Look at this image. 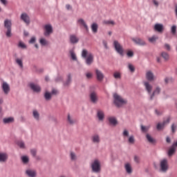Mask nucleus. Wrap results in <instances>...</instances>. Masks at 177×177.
<instances>
[{
  "instance_id": "nucleus-1",
  "label": "nucleus",
  "mask_w": 177,
  "mask_h": 177,
  "mask_svg": "<svg viewBox=\"0 0 177 177\" xmlns=\"http://www.w3.org/2000/svg\"><path fill=\"white\" fill-rule=\"evenodd\" d=\"M82 57L86 59V64L91 66L93 63V55L91 53H88V50L84 49L82 52Z\"/></svg>"
},
{
  "instance_id": "nucleus-2",
  "label": "nucleus",
  "mask_w": 177,
  "mask_h": 177,
  "mask_svg": "<svg viewBox=\"0 0 177 177\" xmlns=\"http://www.w3.org/2000/svg\"><path fill=\"white\" fill-rule=\"evenodd\" d=\"M113 99L116 107H121L124 106V104H127V103H128L127 100H124V98H122L117 93L113 94Z\"/></svg>"
},
{
  "instance_id": "nucleus-3",
  "label": "nucleus",
  "mask_w": 177,
  "mask_h": 177,
  "mask_svg": "<svg viewBox=\"0 0 177 177\" xmlns=\"http://www.w3.org/2000/svg\"><path fill=\"white\" fill-rule=\"evenodd\" d=\"M4 27L7 30L6 32V37L10 38L12 37V21L9 19H6L4 21Z\"/></svg>"
},
{
  "instance_id": "nucleus-4",
  "label": "nucleus",
  "mask_w": 177,
  "mask_h": 177,
  "mask_svg": "<svg viewBox=\"0 0 177 177\" xmlns=\"http://www.w3.org/2000/svg\"><path fill=\"white\" fill-rule=\"evenodd\" d=\"M91 168L93 172H95V174H99V172H100V171L102 170L100 162L98 160H95L91 164Z\"/></svg>"
},
{
  "instance_id": "nucleus-5",
  "label": "nucleus",
  "mask_w": 177,
  "mask_h": 177,
  "mask_svg": "<svg viewBox=\"0 0 177 177\" xmlns=\"http://www.w3.org/2000/svg\"><path fill=\"white\" fill-rule=\"evenodd\" d=\"M113 46L116 52H118L119 55H120L121 56L124 55V48L122 47V46H121V44H120V42H118V41L115 40L113 41Z\"/></svg>"
},
{
  "instance_id": "nucleus-6",
  "label": "nucleus",
  "mask_w": 177,
  "mask_h": 177,
  "mask_svg": "<svg viewBox=\"0 0 177 177\" xmlns=\"http://www.w3.org/2000/svg\"><path fill=\"white\" fill-rule=\"evenodd\" d=\"M160 171L162 172H167L168 171V160L162 159L160 160Z\"/></svg>"
},
{
  "instance_id": "nucleus-7",
  "label": "nucleus",
  "mask_w": 177,
  "mask_h": 177,
  "mask_svg": "<svg viewBox=\"0 0 177 177\" xmlns=\"http://www.w3.org/2000/svg\"><path fill=\"white\" fill-rule=\"evenodd\" d=\"M45 32L44 35L45 37H49L52 32H53V28H52V25L47 24L44 26Z\"/></svg>"
},
{
  "instance_id": "nucleus-8",
  "label": "nucleus",
  "mask_w": 177,
  "mask_h": 177,
  "mask_svg": "<svg viewBox=\"0 0 177 177\" xmlns=\"http://www.w3.org/2000/svg\"><path fill=\"white\" fill-rule=\"evenodd\" d=\"M169 121H171V118H167V119L166 120H164L162 123H158L156 127L158 131H161V129H164V127H165L167 124H169Z\"/></svg>"
},
{
  "instance_id": "nucleus-9",
  "label": "nucleus",
  "mask_w": 177,
  "mask_h": 177,
  "mask_svg": "<svg viewBox=\"0 0 177 177\" xmlns=\"http://www.w3.org/2000/svg\"><path fill=\"white\" fill-rule=\"evenodd\" d=\"M131 39L133 42H135L136 45H139L140 46H145L146 45V41L139 37L132 38Z\"/></svg>"
},
{
  "instance_id": "nucleus-10",
  "label": "nucleus",
  "mask_w": 177,
  "mask_h": 177,
  "mask_svg": "<svg viewBox=\"0 0 177 177\" xmlns=\"http://www.w3.org/2000/svg\"><path fill=\"white\" fill-rule=\"evenodd\" d=\"M21 20L24 21L26 26L30 24V17H28V15H27L26 12H24L21 15Z\"/></svg>"
},
{
  "instance_id": "nucleus-11",
  "label": "nucleus",
  "mask_w": 177,
  "mask_h": 177,
  "mask_svg": "<svg viewBox=\"0 0 177 177\" xmlns=\"http://www.w3.org/2000/svg\"><path fill=\"white\" fill-rule=\"evenodd\" d=\"M29 86L30 88V89H32V91H33V92H41V86H39V85L34 84V83H30L29 84Z\"/></svg>"
},
{
  "instance_id": "nucleus-12",
  "label": "nucleus",
  "mask_w": 177,
  "mask_h": 177,
  "mask_svg": "<svg viewBox=\"0 0 177 177\" xmlns=\"http://www.w3.org/2000/svg\"><path fill=\"white\" fill-rule=\"evenodd\" d=\"M153 30H155V31H157V32L162 33V32L164 31V25H162V24H156L153 27Z\"/></svg>"
},
{
  "instance_id": "nucleus-13",
  "label": "nucleus",
  "mask_w": 177,
  "mask_h": 177,
  "mask_svg": "<svg viewBox=\"0 0 177 177\" xmlns=\"http://www.w3.org/2000/svg\"><path fill=\"white\" fill-rule=\"evenodd\" d=\"M90 100L92 103H97V93L95 91H93L90 93Z\"/></svg>"
},
{
  "instance_id": "nucleus-14",
  "label": "nucleus",
  "mask_w": 177,
  "mask_h": 177,
  "mask_svg": "<svg viewBox=\"0 0 177 177\" xmlns=\"http://www.w3.org/2000/svg\"><path fill=\"white\" fill-rule=\"evenodd\" d=\"M95 75L97 77V81H103V79L104 78V75H103V73H102V71L98 69H95Z\"/></svg>"
},
{
  "instance_id": "nucleus-15",
  "label": "nucleus",
  "mask_w": 177,
  "mask_h": 177,
  "mask_svg": "<svg viewBox=\"0 0 177 177\" xmlns=\"http://www.w3.org/2000/svg\"><path fill=\"white\" fill-rule=\"evenodd\" d=\"M2 89L6 95H8L9 92H10V86H9V84L6 82H3L2 84Z\"/></svg>"
},
{
  "instance_id": "nucleus-16",
  "label": "nucleus",
  "mask_w": 177,
  "mask_h": 177,
  "mask_svg": "<svg viewBox=\"0 0 177 177\" xmlns=\"http://www.w3.org/2000/svg\"><path fill=\"white\" fill-rule=\"evenodd\" d=\"M144 85L145 86L146 91L148 92L149 94L151 93V91H153V86L149 83V82H145Z\"/></svg>"
},
{
  "instance_id": "nucleus-17",
  "label": "nucleus",
  "mask_w": 177,
  "mask_h": 177,
  "mask_svg": "<svg viewBox=\"0 0 177 177\" xmlns=\"http://www.w3.org/2000/svg\"><path fill=\"white\" fill-rule=\"evenodd\" d=\"M146 78L148 81H154V75L152 71H147L146 73Z\"/></svg>"
},
{
  "instance_id": "nucleus-18",
  "label": "nucleus",
  "mask_w": 177,
  "mask_h": 177,
  "mask_svg": "<svg viewBox=\"0 0 177 177\" xmlns=\"http://www.w3.org/2000/svg\"><path fill=\"white\" fill-rule=\"evenodd\" d=\"M91 140L93 143H100V136L99 134H95L91 137Z\"/></svg>"
},
{
  "instance_id": "nucleus-19",
  "label": "nucleus",
  "mask_w": 177,
  "mask_h": 177,
  "mask_svg": "<svg viewBox=\"0 0 177 177\" xmlns=\"http://www.w3.org/2000/svg\"><path fill=\"white\" fill-rule=\"evenodd\" d=\"M160 92H161V88L159 86L156 87L153 93L150 95V100H153L154 96L159 95Z\"/></svg>"
},
{
  "instance_id": "nucleus-20",
  "label": "nucleus",
  "mask_w": 177,
  "mask_h": 177,
  "mask_svg": "<svg viewBox=\"0 0 177 177\" xmlns=\"http://www.w3.org/2000/svg\"><path fill=\"white\" fill-rule=\"evenodd\" d=\"M77 23L78 24H80V26H83V27H84L85 30L86 31L89 30V28H88V25H86V23L85 22V21L82 19H80L77 20Z\"/></svg>"
},
{
  "instance_id": "nucleus-21",
  "label": "nucleus",
  "mask_w": 177,
  "mask_h": 177,
  "mask_svg": "<svg viewBox=\"0 0 177 177\" xmlns=\"http://www.w3.org/2000/svg\"><path fill=\"white\" fill-rule=\"evenodd\" d=\"M26 175H28V176H30V177L37 176V171H35V170L28 169L26 171Z\"/></svg>"
},
{
  "instance_id": "nucleus-22",
  "label": "nucleus",
  "mask_w": 177,
  "mask_h": 177,
  "mask_svg": "<svg viewBox=\"0 0 177 177\" xmlns=\"http://www.w3.org/2000/svg\"><path fill=\"white\" fill-rule=\"evenodd\" d=\"M124 169L127 174H132V166L130 163H126L124 165Z\"/></svg>"
},
{
  "instance_id": "nucleus-23",
  "label": "nucleus",
  "mask_w": 177,
  "mask_h": 177,
  "mask_svg": "<svg viewBox=\"0 0 177 177\" xmlns=\"http://www.w3.org/2000/svg\"><path fill=\"white\" fill-rule=\"evenodd\" d=\"M8 160V154L5 153H0V162H5Z\"/></svg>"
},
{
  "instance_id": "nucleus-24",
  "label": "nucleus",
  "mask_w": 177,
  "mask_h": 177,
  "mask_svg": "<svg viewBox=\"0 0 177 177\" xmlns=\"http://www.w3.org/2000/svg\"><path fill=\"white\" fill-rule=\"evenodd\" d=\"M70 41L71 44H77L80 39L77 37V36L74 35H71L70 36Z\"/></svg>"
},
{
  "instance_id": "nucleus-25",
  "label": "nucleus",
  "mask_w": 177,
  "mask_h": 177,
  "mask_svg": "<svg viewBox=\"0 0 177 177\" xmlns=\"http://www.w3.org/2000/svg\"><path fill=\"white\" fill-rule=\"evenodd\" d=\"M140 128L142 133H147V132H149V129H150V126H143V124H141Z\"/></svg>"
},
{
  "instance_id": "nucleus-26",
  "label": "nucleus",
  "mask_w": 177,
  "mask_h": 177,
  "mask_svg": "<svg viewBox=\"0 0 177 177\" xmlns=\"http://www.w3.org/2000/svg\"><path fill=\"white\" fill-rule=\"evenodd\" d=\"M97 115L100 121H103V119L104 118V113L102 111H98Z\"/></svg>"
},
{
  "instance_id": "nucleus-27",
  "label": "nucleus",
  "mask_w": 177,
  "mask_h": 177,
  "mask_svg": "<svg viewBox=\"0 0 177 177\" xmlns=\"http://www.w3.org/2000/svg\"><path fill=\"white\" fill-rule=\"evenodd\" d=\"M176 150V148L172 145L171 147L169 149L168 156L169 157H171V156H173L175 153Z\"/></svg>"
},
{
  "instance_id": "nucleus-28",
  "label": "nucleus",
  "mask_w": 177,
  "mask_h": 177,
  "mask_svg": "<svg viewBox=\"0 0 177 177\" xmlns=\"http://www.w3.org/2000/svg\"><path fill=\"white\" fill-rule=\"evenodd\" d=\"M17 145L20 147V149H26V144L21 140L17 141Z\"/></svg>"
},
{
  "instance_id": "nucleus-29",
  "label": "nucleus",
  "mask_w": 177,
  "mask_h": 177,
  "mask_svg": "<svg viewBox=\"0 0 177 177\" xmlns=\"http://www.w3.org/2000/svg\"><path fill=\"white\" fill-rule=\"evenodd\" d=\"M146 138L149 143H156V140H154L150 134H147Z\"/></svg>"
},
{
  "instance_id": "nucleus-30",
  "label": "nucleus",
  "mask_w": 177,
  "mask_h": 177,
  "mask_svg": "<svg viewBox=\"0 0 177 177\" xmlns=\"http://www.w3.org/2000/svg\"><path fill=\"white\" fill-rule=\"evenodd\" d=\"M13 121H15L13 118H8L3 119L4 124H10V122H13Z\"/></svg>"
},
{
  "instance_id": "nucleus-31",
  "label": "nucleus",
  "mask_w": 177,
  "mask_h": 177,
  "mask_svg": "<svg viewBox=\"0 0 177 177\" xmlns=\"http://www.w3.org/2000/svg\"><path fill=\"white\" fill-rule=\"evenodd\" d=\"M158 39V36H156V35H153L151 37H149L148 39V41L149 42H151V44H153V42H156V41Z\"/></svg>"
},
{
  "instance_id": "nucleus-32",
  "label": "nucleus",
  "mask_w": 177,
  "mask_h": 177,
  "mask_svg": "<svg viewBox=\"0 0 177 177\" xmlns=\"http://www.w3.org/2000/svg\"><path fill=\"white\" fill-rule=\"evenodd\" d=\"M91 30L94 33L97 32V24L96 23H94L91 25Z\"/></svg>"
},
{
  "instance_id": "nucleus-33",
  "label": "nucleus",
  "mask_w": 177,
  "mask_h": 177,
  "mask_svg": "<svg viewBox=\"0 0 177 177\" xmlns=\"http://www.w3.org/2000/svg\"><path fill=\"white\" fill-rule=\"evenodd\" d=\"M109 121L112 125H117V119L115 118H109Z\"/></svg>"
},
{
  "instance_id": "nucleus-34",
  "label": "nucleus",
  "mask_w": 177,
  "mask_h": 177,
  "mask_svg": "<svg viewBox=\"0 0 177 177\" xmlns=\"http://www.w3.org/2000/svg\"><path fill=\"white\" fill-rule=\"evenodd\" d=\"M44 97L46 100H50V99H52V94L49 92H46L44 94Z\"/></svg>"
},
{
  "instance_id": "nucleus-35",
  "label": "nucleus",
  "mask_w": 177,
  "mask_h": 177,
  "mask_svg": "<svg viewBox=\"0 0 177 177\" xmlns=\"http://www.w3.org/2000/svg\"><path fill=\"white\" fill-rule=\"evenodd\" d=\"M67 78L68 79L66 82L64 83V85H66V86L70 85V84H71V74H68L67 75Z\"/></svg>"
},
{
  "instance_id": "nucleus-36",
  "label": "nucleus",
  "mask_w": 177,
  "mask_h": 177,
  "mask_svg": "<svg viewBox=\"0 0 177 177\" xmlns=\"http://www.w3.org/2000/svg\"><path fill=\"white\" fill-rule=\"evenodd\" d=\"M15 62H16L17 64H18V66H19V67H21V68H23V60H21L19 58H17L15 59Z\"/></svg>"
},
{
  "instance_id": "nucleus-37",
  "label": "nucleus",
  "mask_w": 177,
  "mask_h": 177,
  "mask_svg": "<svg viewBox=\"0 0 177 177\" xmlns=\"http://www.w3.org/2000/svg\"><path fill=\"white\" fill-rule=\"evenodd\" d=\"M33 117L37 121L39 120V113H38L37 111H33Z\"/></svg>"
},
{
  "instance_id": "nucleus-38",
  "label": "nucleus",
  "mask_w": 177,
  "mask_h": 177,
  "mask_svg": "<svg viewBox=\"0 0 177 177\" xmlns=\"http://www.w3.org/2000/svg\"><path fill=\"white\" fill-rule=\"evenodd\" d=\"M161 56L165 59V60H168L169 59V55L165 52L162 53Z\"/></svg>"
},
{
  "instance_id": "nucleus-39",
  "label": "nucleus",
  "mask_w": 177,
  "mask_h": 177,
  "mask_svg": "<svg viewBox=\"0 0 177 177\" xmlns=\"http://www.w3.org/2000/svg\"><path fill=\"white\" fill-rule=\"evenodd\" d=\"M113 77L116 80H120L121 78V73H120L119 72H115L113 73Z\"/></svg>"
},
{
  "instance_id": "nucleus-40",
  "label": "nucleus",
  "mask_w": 177,
  "mask_h": 177,
  "mask_svg": "<svg viewBox=\"0 0 177 177\" xmlns=\"http://www.w3.org/2000/svg\"><path fill=\"white\" fill-rule=\"evenodd\" d=\"M129 143H130L131 145H133V143H135V137L133 136H131L129 138Z\"/></svg>"
},
{
  "instance_id": "nucleus-41",
  "label": "nucleus",
  "mask_w": 177,
  "mask_h": 177,
  "mask_svg": "<svg viewBox=\"0 0 177 177\" xmlns=\"http://www.w3.org/2000/svg\"><path fill=\"white\" fill-rule=\"evenodd\" d=\"M71 160H72V161H75V160H77V155H75V153L71 152Z\"/></svg>"
},
{
  "instance_id": "nucleus-42",
  "label": "nucleus",
  "mask_w": 177,
  "mask_h": 177,
  "mask_svg": "<svg viewBox=\"0 0 177 177\" xmlns=\"http://www.w3.org/2000/svg\"><path fill=\"white\" fill-rule=\"evenodd\" d=\"M21 160L24 164H27L29 161L28 157L27 156H22L21 157Z\"/></svg>"
},
{
  "instance_id": "nucleus-43",
  "label": "nucleus",
  "mask_w": 177,
  "mask_h": 177,
  "mask_svg": "<svg viewBox=\"0 0 177 177\" xmlns=\"http://www.w3.org/2000/svg\"><path fill=\"white\" fill-rule=\"evenodd\" d=\"M103 24H111L112 26H114V24H115V22H114V21H103Z\"/></svg>"
},
{
  "instance_id": "nucleus-44",
  "label": "nucleus",
  "mask_w": 177,
  "mask_h": 177,
  "mask_svg": "<svg viewBox=\"0 0 177 177\" xmlns=\"http://www.w3.org/2000/svg\"><path fill=\"white\" fill-rule=\"evenodd\" d=\"M68 122H69V124H71V125H73V124L75 123V120H73L71 118V117L70 116V115H68Z\"/></svg>"
},
{
  "instance_id": "nucleus-45",
  "label": "nucleus",
  "mask_w": 177,
  "mask_h": 177,
  "mask_svg": "<svg viewBox=\"0 0 177 177\" xmlns=\"http://www.w3.org/2000/svg\"><path fill=\"white\" fill-rule=\"evenodd\" d=\"M18 46L19 48H21L22 49H26L27 48V46H26L25 44L21 42V41H19V43L18 44Z\"/></svg>"
},
{
  "instance_id": "nucleus-46",
  "label": "nucleus",
  "mask_w": 177,
  "mask_h": 177,
  "mask_svg": "<svg viewBox=\"0 0 177 177\" xmlns=\"http://www.w3.org/2000/svg\"><path fill=\"white\" fill-rule=\"evenodd\" d=\"M128 68L131 73H133L135 71V66H133V65H132L131 64H129Z\"/></svg>"
},
{
  "instance_id": "nucleus-47",
  "label": "nucleus",
  "mask_w": 177,
  "mask_h": 177,
  "mask_svg": "<svg viewBox=\"0 0 177 177\" xmlns=\"http://www.w3.org/2000/svg\"><path fill=\"white\" fill-rule=\"evenodd\" d=\"M39 43L41 44V45L45 46V45H46L47 44V41L45 39H40Z\"/></svg>"
},
{
  "instance_id": "nucleus-48",
  "label": "nucleus",
  "mask_w": 177,
  "mask_h": 177,
  "mask_svg": "<svg viewBox=\"0 0 177 177\" xmlns=\"http://www.w3.org/2000/svg\"><path fill=\"white\" fill-rule=\"evenodd\" d=\"M71 56L73 60H77V55H75V53H74V52L71 51Z\"/></svg>"
},
{
  "instance_id": "nucleus-49",
  "label": "nucleus",
  "mask_w": 177,
  "mask_h": 177,
  "mask_svg": "<svg viewBox=\"0 0 177 177\" xmlns=\"http://www.w3.org/2000/svg\"><path fill=\"white\" fill-rule=\"evenodd\" d=\"M134 161L137 164H139V162H140V158H139V156H134Z\"/></svg>"
},
{
  "instance_id": "nucleus-50",
  "label": "nucleus",
  "mask_w": 177,
  "mask_h": 177,
  "mask_svg": "<svg viewBox=\"0 0 177 177\" xmlns=\"http://www.w3.org/2000/svg\"><path fill=\"white\" fill-rule=\"evenodd\" d=\"M163 111L161 110H158V109H156L155 110V113L156 114V115H162Z\"/></svg>"
},
{
  "instance_id": "nucleus-51",
  "label": "nucleus",
  "mask_w": 177,
  "mask_h": 177,
  "mask_svg": "<svg viewBox=\"0 0 177 177\" xmlns=\"http://www.w3.org/2000/svg\"><path fill=\"white\" fill-rule=\"evenodd\" d=\"M30 153L32 156H33V157H35V156H37V149H31Z\"/></svg>"
},
{
  "instance_id": "nucleus-52",
  "label": "nucleus",
  "mask_w": 177,
  "mask_h": 177,
  "mask_svg": "<svg viewBox=\"0 0 177 177\" xmlns=\"http://www.w3.org/2000/svg\"><path fill=\"white\" fill-rule=\"evenodd\" d=\"M176 128H177V127L175 124H173L171 125V131L173 133H175V131H176Z\"/></svg>"
},
{
  "instance_id": "nucleus-53",
  "label": "nucleus",
  "mask_w": 177,
  "mask_h": 177,
  "mask_svg": "<svg viewBox=\"0 0 177 177\" xmlns=\"http://www.w3.org/2000/svg\"><path fill=\"white\" fill-rule=\"evenodd\" d=\"M171 33L176 34V26H173L171 27Z\"/></svg>"
},
{
  "instance_id": "nucleus-54",
  "label": "nucleus",
  "mask_w": 177,
  "mask_h": 177,
  "mask_svg": "<svg viewBox=\"0 0 177 177\" xmlns=\"http://www.w3.org/2000/svg\"><path fill=\"white\" fill-rule=\"evenodd\" d=\"M93 76V75L92 74V73H86V78H88V80L92 78Z\"/></svg>"
},
{
  "instance_id": "nucleus-55",
  "label": "nucleus",
  "mask_w": 177,
  "mask_h": 177,
  "mask_svg": "<svg viewBox=\"0 0 177 177\" xmlns=\"http://www.w3.org/2000/svg\"><path fill=\"white\" fill-rule=\"evenodd\" d=\"M123 136H126V137L129 136V132L128 131V130L127 129L124 130Z\"/></svg>"
},
{
  "instance_id": "nucleus-56",
  "label": "nucleus",
  "mask_w": 177,
  "mask_h": 177,
  "mask_svg": "<svg viewBox=\"0 0 177 177\" xmlns=\"http://www.w3.org/2000/svg\"><path fill=\"white\" fill-rule=\"evenodd\" d=\"M165 48L167 49V50H171V46L168 44H165Z\"/></svg>"
},
{
  "instance_id": "nucleus-57",
  "label": "nucleus",
  "mask_w": 177,
  "mask_h": 177,
  "mask_svg": "<svg viewBox=\"0 0 177 177\" xmlns=\"http://www.w3.org/2000/svg\"><path fill=\"white\" fill-rule=\"evenodd\" d=\"M127 56H128L129 57H132V56H133V52H132V51H128V52H127Z\"/></svg>"
},
{
  "instance_id": "nucleus-58",
  "label": "nucleus",
  "mask_w": 177,
  "mask_h": 177,
  "mask_svg": "<svg viewBox=\"0 0 177 177\" xmlns=\"http://www.w3.org/2000/svg\"><path fill=\"white\" fill-rule=\"evenodd\" d=\"M35 40H36L35 37H32L29 41V44H34V42H35Z\"/></svg>"
},
{
  "instance_id": "nucleus-59",
  "label": "nucleus",
  "mask_w": 177,
  "mask_h": 177,
  "mask_svg": "<svg viewBox=\"0 0 177 177\" xmlns=\"http://www.w3.org/2000/svg\"><path fill=\"white\" fill-rule=\"evenodd\" d=\"M0 1L1 2V3H3V5H8V1L7 0H0Z\"/></svg>"
},
{
  "instance_id": "nucleus-60",
  "label": "nucleus",
  "mask_w": 177,
  "mask_h": 177,
  "mask_svg": "<svg viewBox=\"0 0 177 177\" xmlns=\"http://www.w3.org/2000/svg\"><path fill=\"white\" fill-rule=\"evenodd\" d=\"M51 95H57V90L53 89V91L51 92Z\"/></svg>"
},
{
  "instance_id": "nucleus-61",
  "label": "nucleus",
  "mask_w": 177,
  "mask_h": 177,
  "mask_svg": "<svg viewBox=\"0 0 177 177\" xmlns=\"http://www.w3.org/2000/svg\"><path fill=\"white\" fill-rule=\"evenodd\" d=\"M153 3L155 6L158 7V1H157L156 0H153Z\"/></svg>"
},
{
  "instance_id": "nucleus-62",
  "label": "nucleus",
  "mask_w": 177,
  "mask_h": 177,
  "mask_svg": "<svg viewBox=\"0 0 177 177\" xmlns=\"http://www.w3.org/2000/svg\"><path fill=\"white\" fill-rule=\"evenodd\" d=\"M66 8L68 10H70V9H71V6H70V4H66Z\"/></svg>"
},
{
  "instance_id": "nucleus-63",
  "label": "nucleus",
  "mask_w": 177,
  "mask_h": 177,
  "mask_svg": "<svg viewBox=\"0 0 177 177\" xmlns=\"http://www.w3.org/2000/svg\"><path fill=\"white\" fill-rule=\"evenodd\" d=\"M56 82H59V81H62V77H58L55 79Z\"/></svg>"
},
{
  "instance_id": "nucleus-64",
  "label": "nucleus",
  "mask_w": 177,
  "mask_h": 177,
  "mask_svg": "<svg viewBox=\"0 0 177 177\" xmlns=\"http://www.w3.org/2000/svg\"><path fill=\"white\" fill-rule=\"evenodd\" d=\"M103 45H104V46H105L106 49H107V41H103Z\"/></svg>"
}]
</instances>
